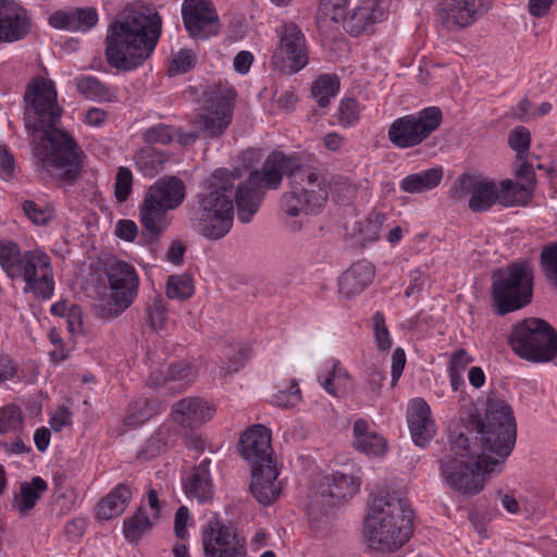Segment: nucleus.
<instances>
[{"label":"nucleus","instance_id":"obj_1","mask_svg":"<svg viewBox=\"0 0 557 557\" xmlns=\"http://www.w3.org/2000/svg\"><path fill=\"white\" fill-rule=\"evenodd\" d=\"M516 437L511 407L503 399L488 398L482 421L472 422L467 432H450L448 448L440 458L442 478L461 494H478L484 487L485 474L503 471Z\"/></svg>","mask_w":557,"mask_h":557},{"label":"nucleus","instance_id":"obj_2","mask_svg":"<svg viewBox=\"0 0 557 557\" xmlns=\"http://www.w3.org/2000/svg\"><path fill=\"white\" fill-rule=\"evenodd\" d=\"M289 181L290 190L281 197V208L289 216L317 214L329 198L330 184L320 170L304 165L299 159L282 152H272L261 169L250 171L238 184L237 216L242 223H249L260 209L265 190L277 189L283 176Z\"/></svg>","mask_w":557,"mask_h":557},{"label":"nucleus","instance_id":"obj_3","mask_svg":"<svg viewBox=\"0 0 557 557\" xmlns=\"http://www.w3.org/2000/svg\"><path fill=\"white\" fill-rule=\"evenodd\" d=\"M24 122L35 135L33 159L37 173L42 178L73 185L81 176L85 158L78 144L66 132L57 128L62 115L58 103V92L50 79L36 77L27 86L24 95Z\"/></svg>","mask_w":557,"mask_h":557},{"label":"nucleus","instance_id":"obj_4","mask_svg":"<svg viewBox=\"0 0 557 557\" xmlns=\"http://www.w3.org/2000/svg\"><path fill=\"white\" fill-rule=\"evenodd\" d=\"M162 32V18L143 5H127L110 25L106 58L119 71H133L150 58Z\"/></svg>","mask_w":557,"mask_h":557},{"label":"nucleus","instance_id":"obj_5","mask_svg":"<svg viewBox=\"0 0 557 557\" xmlns=\"http://www.w3.org/2000/svg\"><path fill=\"white\" fill-rule=\"evenodd\" d=\"M242 176L240 169L232 172L220 169L212 174L207 190L197 196L199 207L191 212V227L212 240L224 237L231 231L238 189L234 191V181Z\"/></svg>","mask_w":557,"mask_h":557},{"label":"nucleus","instance_id":"obj_6","mask_svg":"<svg viewBox=\"0 0 557 557\" xmlns=\"http://www.w3.org/2000/svg\"><path fill=\"white\" fill-rule=\"evenodd\" d=\"M412 517L406 498L381 493L370 505L363 525L364 539L373 549L394 552L410 539Z\"/></svg>","mask_w":557,"mask_h":557},{"label":"nucleus","instance_id":"obj_7","mask_svg":"<svg viewBox=\"0 0 557 557\" xmlns=\"http://www.w3.org/2000/svg\"><path fill=\"white\" fill-rule=\"evenodd\" d=\"M0 265L11 280L25 283L24 293H33L42 300L54 293V275L50 257L41 249L22 251L9 239L0 240Z\"/></svg>","mask_w":557,"mask_h":557},{"label":"nucleus","instance_id":"obj_8","mask_svg":"<svg viewBox=\"0 0 557 557\" xmlns=\"http://www.w3.org/2000/svg\"><path fill=\"white\" fill-rule=\"evenodd\" d=\"M533 268L527 260L511 262L492 274V299L497 313L505 315L532 300Z\"/></svg>","mask_w":557,"mask_h":557},{"label":"nucleus","instance_id":"obj_9","mask_svg":"<svg viewBox=\"0 0 557 557\" xmlns=\"http://www.w3.org/2000/svg\"><path fill=\"white\" fill-rule=\"evenodd\" d=\"M185 196V185L176 176H165L151 185L139 210L140 223L145 231L153 237L162 234L170 224L168 212L178 208Z\"/></svg>","mask_w":557,"mask_h":557},{"label":"nucleus","instance_id":"obj_10","mask_svg":"<svg viewBox=\"0 0 557 557\" xmlns=\"http://www.w3.org/2000/svg\"><path fill=\"white\" fill-rule=\"evenodd\" d=\"M508 342L516 355L532 362H548L557 357V332L542 319L530 318L515 324Z\"/></svg>","mask_w":557,"mask_h":557},{"label":"nucleus","instance_id":"obj_11","mask_svg":"<svg viewBox=\"0 0 557 557\" xmlns=\"http://www.w3.org/2000/svg\"><path fill=\"white\" fill-rule=\"evenodd\" d=\"M198 106L195 125L206 137L223 135L233 119L231 92L221 87H208L202 91Z\"/></svg>","mask_w":557,"mask_h":557},{"label":"nucleus","instance_id":"obj_12","mask_svg":"<svg viewBox=\"0 0 557 557\" xmlns=\"http://www.w3.org/2000/svg\"><path fill=\"white\" fill-rule=\"evenodd\" d=\"M442 122V111L429 107L416 114L396 119L388 128V139L397 148H411L428 138Z\"/></svg>","mask_w":557,"mask_h":557},{"label":"nucleus","instance_id":"obj_13","mask_svg":"<svg viewBox=\"0 0 557 557\" xmlns=\"http://www.w3.org/2000/svg\"><path fill=\"white\" fill-rule=\"evenodd\" d=\"M102 267L109 282L110 298L113 301V307L108 310V317L114 318L134 302L139 280L133 265L114 257H106Z\"/></svg>","mask_w":557,"mask_h":557},{"label":"nucleus","instance_id":"obj_14","mask_svg":"<svg viewBox=\"0 0 557 557\" xmlns=\"http://www.w3.org/2000/svg\"><path fill=\"white\" fill-rule=\"evenodd\" d=\"M280 44L272 62L275 67L288 73H297L308 63L306 38L300 28L294 23H287L277 29Z\"/></svg>","mask_w":557,"mask_h":557},{"label":"nucleus","instance_id":"obj_15","mask_svg":"<svg viewBox=\"0 0 557 557\" xmlns=\"http://www.w3.org/2000/svg\"><path fill=\"white\" fill-rule=\"evenodd\" d=\"M456 201L469 196V209L472 212H484L498 202V187L494 181L480 174H461L451 190Z\"/></svg>","mask_w":557,"mask_h":557},{"label":"nucleus","instance_id":"obj_16","mask_svg":"<svg viewBox=\"0 0 557 557\" xmlns=\"http://www.w3.org/2000/svg\"><path fill=\"white\" fill-rule=\"evenodd\" d=\"M202 545L206 557H246V541L236 531L211 519L202 529Z\"/></svg>","mask_w":557,"mask_h":557},{"label":"nucleus","instance_id":"obj_17","mask_svg":"<svg viewBox=\"0 0 557 557\" xmlns=\"http://www.w3.org/2000/svg\"><path fill=\"white\" fill-rule=\"evenodd\" d=\"M490 9L487 0H440L436 20L448 30L462 29L474 24Z\"/></svg>","mask_w":557,"mask_h":557},{"label":"nucleus","instance_id":"obj_18","mask_svg":"<svg viewBox=\"0 0 557 557\" xmlns=\"http://www.w3.org/2000/svg\"><path fill=\"white\" fill-rule=\"evenodd\" d=\"M184 26L191 38L206 40L219 34L221 24L211 0H184Z\"/></svg>","mask_w":557,"mask_h":557},{"label":"nucleus","instance_id":"obj_19","mask_svg":"<svg viewBox=\"0 0 557 557\" xmlns=\"http://www.w3.org/2000/svg\"><path fill=\"white\" fill-rule=\"evenodd\" d=\"M239 451L251 469L273 463L270 431L260 424L248 429L240 437Z\"/></svg>","mask_w":557,"mask_h":557},{"label":"nucleus","instance_id":"obj_20","mask_svg":"<svg viewBox=\"0 0 557 557\" xmlns=\"http://www.w3.org/2000/svg\"><path fill=\"white\" fill-rule=\"evenodd\" d=\"M30 18L27 11L13 0H0V42H14L27 36Z\"/></svg>","mask_w":557,"mask_h":557},{"label":"nucleus","instance_id":"obj_21","mask_svg":"<svg viewBox=\"0 0 557 557\" xmlns=\"http://www.w3.org/2000/svg\"><path fill=\"white\" fill-rule=\"evenodd\" d=\"M407 422L411 438L419 447H425L436 433V425L431 417L430 406L423 398H414L409 403Z\"/></svg>","mask_w":557,"mask_h":557},{"label":"nucleus","instance_id":"obj_22","mask_svg":"<svg viewBox=\"0 0 557 557\" xmlns=\"http://www.w3.org/2000/svg\"><path fill=\"white\" fill-rule=\"evenodd\" d=\"M215 409L207 400L199 397H187L173 405L171 416L184 428H198L211 420Z\"/></svg>","mask_w":557,"mask_h":557},{"label":"nucleus","instance_id":"obj_23","mask_svg":"<svg viewBox=\"0 0 557 557\" xmlns=\"http://www.w3.org/2000/svg\"><path fill=\"white\" fill-rule=\"evenodd\" d=\"M197 375V369L191 363L181 360L171 363L165 371H153L149 376V384L156 387L164 386L174 393H178L189 386Z\"/></svg>","mask_w":557,"mask_h":557},{"label":"nucleus","instance_id":"obj_24","mask_svg":"<svg viewBox=\"0 0 557 557\" xmlns=\"http://www.w3.org/2000/svg\"><path fill=\"white\" fill-rule=\"evenodd\" d=\"M276 463H265L251 469L250 491L261 505H271L281 494Z\"/></svg>","mask_w":557,"mask_h":557},{"label":"nucleus","instance_id":"obj_25","mask_svg":"<svg viewBox=\"0 0 557 557\" xmlns=\"http://www.w3.org/2000/svg\"><path fill=\"white\" fill-rule=\"evenodd\" d=\"M359 490V482L351 475L341 472L325 478L315 495V502L323 506H334L343 499L352 497Z\"/></svg>","mask_w":557,"mask_h":557},{"label":"nucleus","instance_id":"obj_26","mask_svg":"<svg viewBox=\"0 0 557 557\" xmlns=\"http://www.w3.org/2000/svg\"><path fill=\"white\" fill-rule=\"evenodd\" d=\"M386 11L375 0H364L361 5L354 9L348 17L342 20L345 29L351 36H359L362 33L372 30V26L385 18Z\"/></svg>","mask_w":557,"mask_h":557},{"label":"nucleus","instance_id":"obj_27","mask_svg":"<svg viewBox=\"0 0 557 557\" xmlns=\"http://www.w3.org/2000/svg\"><path fill=\"white\" fill-rule=\"evenodd\" d=\"M98 22L95 8H75L69 11L59 10L49 16V24L57 29L69 32H87Z\"/></svg>","mask_w":557,"mask_h":557},{"label":"nucleus","instance_id":"obj_28","mask_svg":"<svg viewBox=\"0 0 557 557\" xmlns=\"http://www.w3.org/2000/svg\"><path fill=\"white\" fill-rule=\"evenodd\" d=\"M210 459L205 458L189 473L184 481V491L189 498H195L199 503H206L212 499L214 488L210 473Z\"/></svg>","mask_w":557,"mask_h":557},{"label":"nucleus","instance_id":"obj_29","mask_svg":"<svg viewBox=\"0 0 557 557\" xmlns=\"http://www.w3.org/2000/svg\"><path fill=\"white\" fill-rule=\"evenodd\" d=\"M374 267L361 260L355 262L339 277V293L346 298H351L360 294L373 280Z\"/></svg>","mask_w":557,"mask_h":557},{"label":"nucleus","instance_id":"obj_30","mask_svg":"<svg viewBox=\"0 0 557 557\" xmlns=\"http://www.w3.org/2000/svg\"><path fill=\"white\" fill-rule=\"evenodd\" d=\"M355 448L369 456H383L386 451V441L375 431L370 430L369 422L357 419L352 428Z\"/></svg>","mask_w":557,"mask_h":557},{"label":"nucleus","instance_id":"obj_31","mask_svg":"<svg viewBox=\"0 0 557 557\" xmlns=\"http://www.w3.org/2000/svg\"><path fill=\"white\" fill-rule=\"evenodd\" d=\"M133 497V492L126 483L117 484L96 507L98 519L110 520L122 515Z\"/></svg>","mask_w":557,"mask_h":557},{"label":"nucleus","instance_id":"obj_32","mask_svg":"<svg viewBox=\"0 0 557 557\" xmlns=\"http://www.w3.org/2000/svg\"><path fill=\"white\" fill-rule=\"evenodd\" d=\"M73 83L76 91L88 100L97 102H113L117 99L115 89L104 84L94 75H78L74 78Z\"/></svg>","mask_w":557,"mask_h":557},{"label":"nucleus","instance_id":"obj_33","mask_svg":"<svg viewBox=\"0 0 557 557\" xmlns=\"http://www.w3.org/2000/svg\"><path fill=\"white\" fill-rule=\"evenodd\" d=\"M175 436L176 430L174 428L166 424L160 425L138 450L137 458L150 460L163 454L173 443Z\"/></svg>","mask_w":557,"mask_h":557},{"label":"nucleus","instance_id":"obj_34","mask_svg":"<svg viewBox=\"0 0 557 557\" xmlns=\"http://www.w3.org/2000/svg\"><path fill=\"white\" fill-rule=\"evenodd\" d=\"M443 180V170L432 168L407 175L400 182V188L409 194H420L434 189Z\"/></svg>","mask_w":557,"mask_h":557},{"label":"nucleus","instance_id":"obj_35","mask_svg":"<svg viewBox=\"0 0 557 557\" xmlns=\"http://www.w3.org/2000/svg\"><path fill=\"white\" fill-rule=\"evenodd\" d=\"M533 197L532 186L515 183L510 180L500 182L498 202L504 207L527 206Z\"/></svg>","mask_w":557,"mask_h":557},{"label":"nucleus","instance_id":"obj_36","mask_svg":"<svg viewBox=\"0 0 557 557\" xmlns=\"http://www.w3.org/2000/svg\"><path fill=\"white\" fill-rule=\"evenodd\" d=\"M162 405L158 399L139 398L128 406L124 424L129 428H138L159 413Z\"/></svg>","mask_w":557,"mask_h":557},{"label":"nucleus","instance_id":"obj_37","mask_svg":"<svg viewBox=\"0 0 557 557\" xmlns=\"http://www.w3.org/2000/svg\"><path fill=\"white\" fill-rule=\"evenodd\" d=\"M47 490L48 484L40 476H35L29 482H22L20 486V495H15L14 504L22 515H26L35 507L37 500Z\"/></svg>","mask_w":557,"mask_h":557},{"label":"nucleus","instance_id":"obj_38","mask_svg":"<svg viewBox=\"0 0 557 557\" xmlns=\"http://www.w3.org/2000/svg\"><path fill=\"white\" fill-rule=\"evenodd\" d=\"M168 156L153 147H145L135 154L138 170L149 177H153L164 169Z\"/></svg>","mask_w":557,"mask_h":557},{"label":"nucleus","instance_id":"obj_39","mask_svg":"<svg viewBox=\"0 0 557 557\" xmlns=\"http://www.w3.org/2000/svg\"><path fill=\"white\" fill-rule=\"evenodd\" d=\"M339 90V79L333 74L320 75L312 84L311 95L320 108L329 106Z\"/></svg>","mask_w":557,"mask_h":557},{"label":"nucleus","instance_id":"obj_40","mask_svg":"<svg viewBox=\"0 0 557 557\" xmlns=\"http://www.w3.org/2000/svg\"><path fill=\"white\" fill-rule=\"evenodd\" d=\"M151 527L150 518L145 515L140 506L132 517L124 521L123 533L129 542H137Z\"/></svg>","mask_w":557,"mask_h":557},{"label":"nucleus","instance_id":"obj_41","mask_svg":"<svg viewBox=\"0 0 557 557\" xmlns=\"http://www.w3.org/2000/svg\"><path fill=\"white\" fill-rule=\"evenodd\" d=\"M24 426V414L16 405L0 408V435L9 432H20Z\"/></svg>","mask_w":557,"mask_h":557},{"label":"nucleus","instance_id":"obj_42","mask_svg":"<svg viewBox=\"0 0 557 557\" xmlns=\"http://www.w3.org/2000/svg\"><path fill=\"white\" fill-rule=\"evenodd\" d=\"M194 294L193 280L188 275H171L166 283V296L185 300Z\"/></svg>","mask_w":557,"mask_h":557},{"label":"nucleus","instance_id":"obj_43","mask_svg":"<svg viewBox=\"0 0 557 557\" xmlns=\"http://www.w3.org/2000/svg\"><path fill=\"white\" fill-rule=\"evenodd\" d=\"M544 276L557 288V240L546 245L540 255Z\"/></svg>","mask_w":557,"mask_h":557},{"label":"nucleus","instance_id":"obj_44","mask_svg":"<svg viewBox=\"0 0 557 557\" xmlns=\"http://www.w3.org/2000/svg\"><path fill=\"white\" fill-rule=\"evenodd\" d=\"M147 322L153 330H161L168 319L166 302L163 297L156 296L146 309Z\"/></svg>","mask_w":557,"mask_h":557},{"label":"nucleus","instance_id":"obj_45","mask_svg":"<svg viewBox=\"0 0 557 557\" xmlns=\"http://www.w3.org/2000/svg\"><path fill=\"white\" fill-rule=\"evenodd\" d=\"M360 117V104L354 98L343 99L337 111L338 123L344 127L355 125Z\"/></svg>","mask_w":557,"mask_h":557},{"label":"nucleus","instance_id":"obj_46","mask_svg":"<svg viewBox=\"0 0 557 557\" xmlns=\"http://www.w3.org/2000/svg\"><path fill=\"white\" fill-rule=\"evenodd\" d=\"M508 144L519 158H523V154L528 152L531 145L530 131L524 126L515 127L509 133Z\"/></svg>","mask_w":557,"mask_h":557},{"label":"nucleus","instance_id":"obj_47","mask_svg":"<svg viewBox=\"0 0 557 557\" xmlns=\"http://www.w3.org/2000/svg\"><path fill=\"white\" fill-rule=\"evenodd\" d=\"M133 186V174L128 168L121 166L117 170L115 177V198L119 202H124L128 199Z\"/></svg>","mask_w":557,"mask_h":557},{"label":"nucleus","instance_id":"obj_48","mask_svg":"<svg viewBox=\"0 0 557 557\" xmlns=\"http://www.w3.org/2000/svg\"><path fill=\"white\" fill-rule=\"evenodd\" d=\"M329 194H336L337 197L342 198L343 200H350L357 194V186L352 184L347 176L334 175L329 181Z\"/></svg>","mask_w":557,"mask_h":557},{"label":"nucleus","instance_id":"obj_49","mask_svg":"<svg viewBox=\"0 0 557 557\" xmlns=\"http://www.w3.org/2000/svg\"><path fill=\"white\" fill-rule=\"evenodd\" d=\"M373 332L376 345L381 350H388L392 347V338L386 327L385 317L381 311H376L373 317Z\"/></svg>","mask_w":557,"mask_h":557},{"label":"nucleus","instance_id":"obj_50","mask_svg":"<svg viewBox=\"0 0 557 557\" xmlns=\"http://www.w3.org/2000/svg\"><path fill=\"white\" fill-rule=\"evenodd\" d=\"M195 65V54L190 49H181L172 59L169 66L170 75L184 74Z\"/></svg>","mask_w":557,"mask_h":557},{"label":"nucleus","instance_id":"obj_51","mask_svg":"<svg viewBox=\"0 0 557 557\" xmlns=\"http://www.w3.org/2000/svg\"><path fill=\"white\" fill-rule=\"evenodd\" d=\"M386 220L385 214L372 212L363 223L360 233L363 240L374 242L380 237L381 228Z\"/></svg>","mask_w":557,"mask_h":557},{"label":"nucleus","instance_id":"obj_52","mask_svg":"<svg viewBox=\"0 0 557 557\" xmlns=\"http://www.w3.org/2000/svg\"><path fill=\"white\" fill-rule=\"evenodd\" d=\"M301 398L300 388L296 381L289 383L288 386L280 388L274 395V403L278 407H294Z\"/></svg>","mask_w":557,"mask_h":557},{"label":"nucleus","instance_id":"obj_53","mask_svg":"<svg viewBox=\"0 0 557 557\" xmlns=\"http://www.w3.org/2000/svg\"><path fill=\"white\" fill-rule=\"evenodd\" d=\"M174 138V132L171 126L164 124H158L149 127L144 133V139L147 144H161L166 145Z\"/></svg>","mask_w":557,"mask_h":557},{"label":"nucleus","instance_id":"obj_54","mask_svg":"<svg viewBox=\"0 0 557 557\" xmlns=\"http://www.w3.org/2000/svg\"><path fill=\"white\" fill-rule=\"evenodd\" d=\"M347 3L348 0H321L319 11L331 21L341 22L345 17Z\"/></svg>","mask_w":557,"mask_h":557},{"label":"nucleus","instance_id":"obj_55","mask_svg":"<svg viewBox=\"0 0 557 557\" xmlns=\"http://www.w3.org/2000/svg\"><path fill=\"white\" fill-rule=\"evenodd\" d=\"M22 208L25 215L35 224H45L50 219V212L33 200H25Z\"/></svg>","mask_w":557,"mask_h":557},{"label":"nucleus","instance_id":"obj_56","mask_svg":"<svg viewBox=\"0 0 557 557\" xmlns=\"http://www.w3.org/2000/svg\"><path fill=\"white\" fill-rule=\"evenodd\" d=\"M15 172V159L7 146L0 147V177L4 181L13 178Z\"/></svg>","mask_w":557,"mask_h":557},{"label":"nucleus","instance_id":"obj_57","mask_svg":"<svg viewBox=\"0 0 557 557\" xmlns=\"http://www.w3.org/2000/svg\"><path fill=\"white\" fill-rule=\"evenodd\" d=\"M472 361L473 358L469 352L466 349L460 348L450 356L448 372L462 374Z\"/></svg>","mask_w":557,"mask_h":557},{"label":"nucleus","instance_id":"obj_58","mask_svg":"<svg viewBox=\"0 0 557 557\" xmlns=\"http://www.w3.org/2000/svg\"><path fill=\"white\" fill-rule=\"evenodd\" d=\"M189 521V511L186 506H181L175 512L174 517V532L175 535L184 541L188 537L187 525Z\"/></svg>","mask_w":557,"mask_h":557},{"label":"nucleus","instance_id":"obj_59","mask_svg":"<svg viewBox=\"0 0 557 557\" xmlns=\"http://www.w3.org/2000/svg\"><path fill=\"white\" fill-rule=\"evenodd\" d=\"M272 101L280 110L290 111L294 109L297 97L292 88L278 92L277 90L272 96Z\"/></svg>","mask_w":557,"mask_h":557},{"label":"nucleus","instance_id":"obj_60","mask_svg":"<svg viewBox=\"0 0 557 557\" xmlns=\"http://www.w3.org/2000/svg\"><path fill=\"white\" fill-rule=\"evenodd\" d=\"M138 228L132 220H120L115 227V234L119 238L133 242L137 235Z\"/></svg>","mask_w":557,"mask_h":557},{"label":"nucleus","instance_id":"obj_61","mask_svg":"<svg viewBox=\"0 0 557 557\" xmlns=\"http://www.w3.org/2000/svg\"><path fill=\"white\" fill-rule=\"evenodd\" d=\"M67 329L72 334L83 332V311L77 305L72 306L67 312Z\"/></svg>","mask_w":557,"mask_h":557},{"label":"nucleus","instance_id":"obj_62","mask_svg":"<svg viewBox=\"0 0 557 557\" xmlns=\"http://www.w3.org/2000/svg\"><path fill=\"white\" fill-rule=\"evenodd\" d=\"M253 62V55L250 51H239L234 58V70L239 74H247Z\"/></svg>","mask_w":557,"mask_h":557},{"label":"nucleus","instance_id":"obj_63","mask_svg":"<svg viewBox=\"0 0 557 557\" xmlns=\"http://www.w3.org/2000/svg\"><path fill=\"white\" fill-rule=\"evenodd\" d=\"M250 357V350L247 347H239L237 351L228 358V366L227 371L228 372H236L242 367H244L245 362Z\"/></svg>","mask_w":557,"mask_h":557},{"label":"nucleus","instance_id":"obj_64","mask_svg":"<svg viewBox=\"0 0 557 557\" xmlns=\"http://www.w3.org/2000/svg\"><path fill=\"white\" fill-rule=\"evenodd\" d=\"M534 109L532 102L527 97H523L519 101L513 115L520 121L528 122L534 119Z\"/></svg>","mask_w":557,"mask_h":557}]
</instances>
